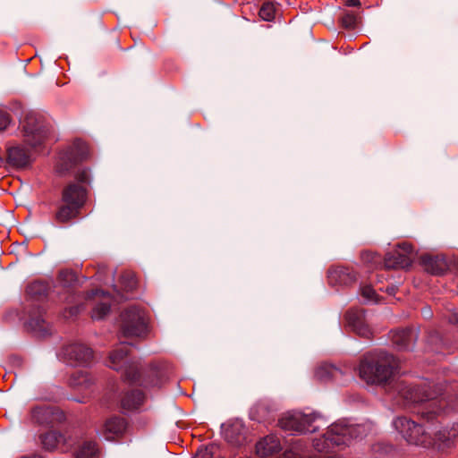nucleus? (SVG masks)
Listing matches in <instances>:
<instances>
[{"label":"nucleus","instance_id":"f257e3e1","mask_svg":"<svg viewBox=\"0 0 458 458\" xmlns=\"http://www.w3.org/2000/svg\"><path fill=\"white\" fill-rule=\"evenodd\" d=\"M398 360L383 350L368 352L359 365V376L369 385H380L398 403L414 404L416 412L422 420H433L446 406V402L438 397L429 386H410L406 383L392 378L398 369Z\"/></svg>","mask_w":458,"mask_h":458},{"label":"nucleus","instance_id":"f03ea898","mask_svg":"<svg viewBox=\"0 0 458 458\" xmlns=\"http://www.w3.org/2000/svg\"><path fill=\"white\" fill-rule=\"evenodd\" d=\"M108 366L122 371L124 380L130 385L160 386L166 377L165 367L156 363L144 367L131 355L130 347L126 344H121L110 352Z\"/></svg>","mask_w":458,"mask_h":458},{"label":"nucleus","instance_id":"7ed1b4c3","mask_svg":"<svg viewBox=\"0 0 458 458\" xmlns=\"http://www.w3.org/2000/svg\"><path fill=\"white\" fill-rule=\"evenodd\" d=\"M90 183L89 170L84 168L75 174V181L66 183L61 191V198L54 212V222L72 225L79 218L81 209L87 203Z\"/></svg>","mask_w":458,"mask_h":458},{"label":"nucleus","instance_id":"20e7f679","mask_svg":"<svg viewBox=\"0 0 458 458\" xmlns=\"http://www.w3.org/2000/svg\"><path fill=\"white\" fill-rule=\"evenodd\" d=\"M364 436V426L338 422L332 424L320 437L313 439L312 445L318 452H329L334 446L348 445L352 439L362 438Z\"/></svg>","mask_w":458,"mask_h":458},{"label":"nucleus","instance_id":"39448f33","mask_svg":"<svg viewBox=\"0 0 458 458\" xmlns=\"http://www.w3.org/2000/svg\"><path fill=\"white\" fill-rule=\"evenodd\" d=\"M21 126L24 141L31 148L40 146L49 132V123L46 117L34 111L25 114Z\"/></svg>","mask_w":458,"mask_h":458},{"label":"nucleus","instance_id":"423d86ee","mask_svg":"<svg viewBox=\"0 0 458 458\" xmlns=\"http://www.w3.org/2000/svg\"><path fill=\"white\" fill-rule=\"evenodd\" d=\"M394 426L409 444L430 447L433 443L431 432L406 417H398L394 421Z\"/></svg>","mask_w":458,"mask_h":458},{"label":"nucleus","instance_id":"0eeeda50","mask_svg":"<svg viewBox=\"0 0 458 458\" xmlns=\"http://www.w3.org/2000/svg\"><path fill=\"white\" fill-rule=\"evenodd\" d=\"M88 146L81 140H76L72 146L60 152L55 171L60 176L71 174L76 165L87 159Z\"/></svg>","mask_w":458,"mask_h":458},{"label":"nucleus","instance_id":"6e6552de","mask_svg":"<svg viewBox=\"0 0 458 458\" xmlns=\"http://www.w3.org/2000/svg\"><path fill=\"white\" fill-rule=\"evenodd\" d=\"M121 331L123 336H143L147 332V318L144 310L130 306L121 314Z\"/></svg>","mask_w":458,"mask_h":458},{"label":"nucleus","instance_id":"1a4fd4ad","mask_svg":"<svg viewBox=\"0 0 458 458\" xmlns=\"http://www.w3.org/2000/svg\"><path fill=\"white\" fill-rule=\"evenodd\" d=\"M413 248L410 243H402L396 249L388 251L383 259L386 269H406L411 266Z\"/></svg>","mask_w":458,"mask_h":458},{"label":"nucleus","instance_id":"9d476101","mask_svg":"<svg viewBox=\"0 0 458 458\" xmlns=\"http://www.w3.org/2000/svg\"><path fill=\"white\" fill-rule=\"evenodd\" d=\"M315 414H304L302 412L295 411L284 416L279 420V425L284 430L297 433H303L306 431L311 432L314 429H310V427L315 420Z\"/></svg>","mask_w":458,"mask_h":458},{"label":"nucleus","instance_id":"9b49d317","mask_svg":"<svg viewBox=\"0 0 458 458\" xmlns=\"http://www.w3.org/2000/svg\"><path fill=\"white\" fill-rule=\"evenodd\" d=\"M33 422L43 426H55L65 420L64 413L55 406H36L31 410Z\"/></svg>","mask_w":458,"mask_h":458},{"label":"nucleus","instance_id":"f8f14e48","mask_svg":"<svg viewBox=\"0 0 458 458\" xmlns=\"http://www.w3.org/2000/svg\"><path fill=\"white\" fill-rule=\"evenodd\" d=\"M63 354L71 365H89L93 360V351L89 346L73 343L64 347Z\"/></svg>","mask_w":458,"mask_h":458},{"label":"nucleus","instance_id":"ddd939ff","mask_svg":"<svg viewBox=\"0 0 458 458\" xmlns=\"http://www.w3.org/2000/svg\"><path fill=\"white\" fill-rule=\"evenodd\" d=\"M224 437L230 445L241 446L247 442L248 429L240 420H230L223 425Z\"/></svg>","mask_w":458,"mask_h":458},{"label":"nucleus","instance_id":"4468645a","mask_svg":"<svg viewBox=\"0 0 458 458\" xmlns=\"http://www.w3.org/2000/svg\"><path fill=\"white\" fill-rule=\"evenodd\" d=\"M27 312L29 316L25 323L27 329L32 331L38 336L48 335V323L44 318V310L39 306L32 305Z\"/></svg>","mask_w":458,"mask_h":458},{"label":"nucleus","instance_id":"2eb2a0df","mask_svg":"<svg viewBox=\"0 0 458 458\" xmlns=\"http://www.w3.org/2000/svg\"><path fill=\"white\" fill-rule=\"evenodd\" d=\"M345 320L348 325L357 335L369 338L371 330L366 321V315L363 310H351L345 314Z\"/></svg>","mask_w":458,"mask_h":458},{"label":"nucleus","instance_id":"dca6fc26","mask_svg":"<svg viewBox=\"0 0 458 458\" xmlns=\"http://www.w3.org/2000/svg\"><path fill=\"white\" fill-rule=\"evenodd\" d=\"M328 283L331 285H351L357 277L354 271L344 266H331L327 270Z\"/></svg>","mask_w":458,"mask_h":458},{"label":"nucleus","instance_id":"f3484780","mask_svg":"<svg viewBox=\"0 0 458 458\" xmlns=\"http://www.w3.org/2000/svg\"><path fill=\"white\" fill-rule=\"evenodd\" d=\"M418 339V332L413 328H403L393 331L392 342L402 351H411Z\"/></svg>","mask_w":458,"mask_h":458},{"label":"nucleus","instance_id":"a211bd4d","mask_svg":"<svg viewBox=\"0 0 458 458\" xmlns=\"http://www.w3.org/2000/svg\"><path fill=\"white\" fill-rule=\"evenodd\" d=\"M39 440L43 448L47 451L58 449L64 452L66 450V438L63 434L55 430L40 434Z\"/></svg>","mask_w":458,"mask_h":458},{"label":"nucleus","instance_id":"6ab92c4d","mask_svg":"<svg viewBox=\"0 0 458 458\" xmlns=\"http://www.w3.org/2000/svg\"><path fill=\"white\" fill-rule=\"evenodd\" d=\"M421 264L427 272L435 276H441L448 270V263L444 256L423 255Z\"/></svg>","mask_w":458,"mask_h":458},{"label":"nucleus","instance_id":"aec40b11","mask_svg":"<svg viewBox=\"0 0 458 458\" xmlns=\"http://www.w3.org/2000/svg\"><path fill=\"white\" fill-rule=\"evenodd\" d=\"M6 155L8 164L16 167H25L30 162V151L22 146L8 148Z\"/></svg>","mask_w":458,"mask_h":458},{"label":"nucleus","instance_id":"412c9836","mask_svg":"<svg viewBox=\"0 0 458 458\" xmlns=\"http://www.w3.org/2000/svg\"><path fill=\"white\" fill-rule=\"evenodd\" d=\"M282 449L280 441L276 436H267L256 445V453L260 457H268Z\"/></svg>","mask_w":458,"mask_h":458},{"label":"nucleus","instance_id":"4be33fe9","mask_svg":"<svg viewBox=\"0 0 458 458\" xmlns=\"http://www.w3.org/2000/svg\"><path fill=\"white\" fill-rule=\"evenodd\" d=\"M458 436V424L451 429L444 428L434 433L431 446L444 449L450 447L454 439Z\"/></svg>","mask_w":458,"mask_h":458},{"label":"nucleus","instance_id":"5701e85b","mask_svg":"<svg viewBox=\"0 0 458 458\" xmlns=\"http://www.w3.org/2000/svg\"><path fill=\"white\" fill-rule=\"evenodd\" d=\"M127 427L124 419L114 416L106 420L104 429V437L106 440H114V437H119L123 434Z\"/></svg>","mask_w":458,"mask_h":458},{"label":"nucleus","instance_id":"b1692460","mask_svg":"<svg viewBox=\"0 0 458 458\" xmlns=\"http://www.w3.org/2000/svg\"><path fill=\"white\" fill-rule=\"evenodd\" d=\"M144 394L139 389L128 390L121 399V407L126 411L138 409L143 403Z\"/></svg>","mask_w":458,"mask_h":458},{"label":"nucleus","instance_id":"393cba45","mask_svg":"<svg viewBox=\"0 0 458 458\" xmlns=\"http://www.w3.org/2000/svg\"><path fill=\"white\" fill-rule=\"evenodd\" d=\"M92 377L86 371L75 372L70 378V385L75 388H88L92 385Z\"/></svg>","mask_w":458,"mask_h":458},{"label":"nucleus","instance_id":"a878e982","mask_svg":"<svg viewBox=\"0 0 458 458\" xmlns=\"http://www.w3.org/2000/svg\"><path fill=\"white\" fill-rule=\"evenodd\" d=\"M47 292V285L42 282H33L28 285L26 290L27 294L35 300H42L46 298Z\"/></svg>","mask_w":458,"mask_h":458},{"label":"nucleus","instance_id":"bb28decb","mask_svg":"<svg viewBox=\"0 0 458 458\" xmlns=\"http://www.w3.org/2000/svg\"><path fill=\"white\" fill-rule=\"evenodd\" d=\"M98 448L95 442L85 441L76 452V458H97Z\"/></svg>","mask_w":458,"mask_h":458},{"label":"nucleus","instance_id":"cd10ccee","mask_svg":"<svg viewBox=\"0 0 458 458\" xmlns=\"http://www.w3.org/2000/svg\"><path fill=\"white\" fill-rule=\"evenodd\" d=\"M276 13V3L272 1H267L261 5L259 15V17L267 21H272L275 19Z\"/></svg>","mask_w":458,"mask_h":458},{"label":"nucleus","instance_id":"c85d7f7f","mask_svg":"<svg viewBox=\"0 0 458 458\" xmlns=\"http://www.w3.org/2000/svg\"><path fill=\"white\" fill-rule=\"evenodd\" d=\"M341 371L333 365H324L318 369L316 376L320 380L335 378Z\"/></svg>","mask_w":458,"mask_h":458},{"label":"nucleus","instance_id":"c756f323","mask_svg":"<svg viewBox=\"0 0 458 458\" xmlns=\"http://www.w3.org/2000/svg\"><path fill=\"white\" fill-rule=\"evenodd\" d=\"M58 282L63 287H72L77 282L76 274L71 270H62L58 275Z\"/></svg>","mask_w":458,"mask_h":458},{"label":"nucleus","instance_id":"7c9ffc66","mask_svg":"<svg viewBox=\"0 0 458 458\" xmlns=\"http://www.w3.org/2000/svg\"><path fill=\"white\" fill-rule=\"evenodd\" d=\"M360 259L362 262L370 268L377 267L378 265L383 264V259L371 251H362L360 253Z\"/></svg>","mask_w":458,"mask_h":458},{"label":"nucleus","instance_id":"2f4dec72","mask_svg":"<svg viewBox=\"0 0 458 458\" xmlns=\"http://www.w3.org/2000/svg\"><path fill=\"white\" fill-rule=\"evenodd\" d=\"M110 309H111V306L109 303L99 302L94 307V309L92 310L91 318L93 319H98V320L103 319L108 315V313L110 312Z\"/></svg>","mask_w":458,"mask_h":458},{"label":"nucleus","instance_id":"473e14b6","mask_svg":"<svg viewBox=\"0 0 458 458\" xmlns=\"http://www.w3.org/2000/svg\"><path fill=\"white\" fill-rule=\"evenodd\" d=\"M121 283L127 292H131L136 288L137 280L134 274L127 272L121 276Z\"/></svg>","mask_w":458,"mask_h":458},{"label":"nucleus","instance_id":"72a5a7b5","mask_svg":"<svg viewBox=\"0 0 458 458\" xmlns=\"http://www.w3.org/2000/svg\"><path fill=\"white\" fill-rule=\"evenodd\" d=\"M341 23L344 28L345 29H353L356 26L357 23V18L354 13H345L341 17Z\"/></svg>","mask_w":458,"mask_h":458},{"label":"nucleus","instance_id":"f704fd0d","mask_svg":"<svg viewBox=\"0 0 458 458\" xmlns=\"http://www.w3.org/2000/svg\"><path fill=\"white\" fill-rule=\"evenodd\" d=\"M361 295L364 299H366L369 301H378L377 299V293L375 290L369 285H365L361 288Z\"/></svg>","mask_w":458,"mask_h":458},{"label":"nucleus","instance_id":"c9c22d12","mask_svg":"<svg viewBox=\"0 0 458 458\" xmlns=\"http://www.w3.org/2000/svg\"><path fill=\"white\" fill-rule=\"evenodd\" d=\"M11 122V115L7 112L0 110V131H5Z\"/></svg>","mask_w":458,"mask_h":458},{"label":"nucleus","instance_id":"e433bc0d","mask_svg":"<svg viewBox=\"0 0 458 458\" xmlns=\"http://www.w3.org/2000/svg\"><path fill=\"white\" fill-rule=\"evenodd\" d=\"M193 458H213V451L208 447L201 448L196 453Z\"/></svg>","mask_w":458,"mask_h":458},{"label":"nucleus","instance_id":"4c0bfd02","mask_svg":"<svg viewBox=\"0 0 458 458\" xmlns=\"http://www.w3.org/2000/svg\"><path fill=\"white\" fill-rule=\"evenodd\" d=\"M81 309H82V305H77V306L70 307L67 311L69 312L70 317H73V316H76L77 314H79V312L81 311Z\"/></svg>","mask_w":458,"mask_h":458},{"label":"nucleus","instance_id":"58836bf2","mask_svg":"<svg viewBox=\"0 0 458 458\" xmlns=\"http://www.w3.org/2000/svg\"><path fill=\"white\" fill-rule=\"evenodd\" d=\"M104 294V292L101 290H93L91 292L87 293V299H91L97 295Z\"/></svg>","mask_w":458,"mask_h":458},{"label":"nucleus","instance_id":"ea45409f","mask_svg":"<svg viewBox=\"0 0 458 458\" xmlns=\"http://www.w3.org/2000/svg\"><path fill=\"white\" fill-rule=\"evenodd\" d=\"M397 291V287L395 285H390V286H387L386 289V292L389 294V295H394L395 294Z\"/></svg>","mask_w":458,"mask_h":458},{"label":"nucleus","instance_id":"a19ab883","mask_svg":"<svg viewBox=\"0 0 458 458\" xmlns=\"http://www.w3.org/2000/svg\"><path fill=\"white\" fill-rule=\"evenodd\" d=\"M422 315L424 316V318H431L432 313H431V310L429 309L425 308L422 310Z\"/></svg>","mask_w":458,"mask_h":458},{"label":"nucleus","instance_id":"79ce46f5","mask_svg":"<svg viewBox=\"0 0 458 458\" xmlns=\"http://www.w3.org/2000/svg\"><path fill=\"white\" fill-rule=\"evenodd\" d=\"M360 4V0H348L347 5L349 6H359Z\"/></svg>","mask_w":458,"mask_h":458},{"label":"nucleus","instance_id":"37998d69","mask_svg":"<svg viewBox=\"0 0 458 458\" xmlns=\"http://www.w3.org/2000/svg\"><path fill=\"white\" fill-rule=\"evenodd\" d=\"M430 339H431V341H435V339H436V341H437V340L442 341V340H441V337H440V335H439V334H438V333H437V332H435V333L430 336Z\"/></svg>","mask_w":458,"mask_h":458},{"label":"nucleus","instance_id":"c03bdc74","mask_svg":"<svg viewBox=\"0 0 458 458\" xmlns=\"http://www.w3.org/2000/svg\"><path fill=\"white\" fill-rule=\"evenodd\" d=\"M21 458H40V456L38 454H31V455L22 456Z\"/></svg>","mask_w":458,"mask_h":458},{"label":"nucleus","instance_id":"a18cd8bd","mask_svg":"<svg viewBox=\"0 0 458 458\" xmlns=\"http://www.w3.org/2000/svg\"><path fill=\"white\" fill-rule=\"evenodd\" d=\"M456 322L458 323V318L456 319Z\"/></svg>","mask_w":458,"mask_h":458}]
</instances>
